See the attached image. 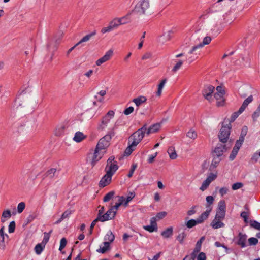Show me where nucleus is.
Listing matches in <instances>:
<instances>
[{"label": "nucleus", "instance_id": "nucleus-1", "mask_svg": "<svg viewBox=\"0 0 260 260\" xmlns=\"http://www.w3.org/2000/svg\"><path fill=\"white\" fill-rule=\"evenodd\" d=\"M117 128V125L115 123L114 126L109 131L108 134L99 140L96 148L106 152V149L109 145V142L112 137L115 135V131Z\"/></svg>", "mask_w": 260, "mask_h": 260}, {"label": "nucleus", "instance_id": "nucleus-2", "mask_svg": "<svg viewBox=\"0 0 260 260\" xmlns=\"http://www.w3.org/2000/svg\"><path fill=\"white\" fill-rule=\"evenodd\" d=\"M211 41V38L209 36L205 37L203 39V42L196 46H193L191 50L188 52V54H190V56L186 59V60L189 63H191L198 57V55L200 54L199 52H196L198 49L202 48L204 45L209 44Z\"/></svg>", "mask_w": 260, "mask_h": 260}, {"label": "nucleus", "instance_id": "nucleus-3", "mask_svg": "<svg viewBox=\"0 0 260 260\" xmlns=\"http://www.w3.org/2000/svg\"><path fill=\"white\" fill-rule=\"evenodd\" d=\"M146 130V125H144L141 128L134 133L129 138V143H132V145L137 146L143 139Z\"/></svg>", "mask_w": 260, "mask_h": 260}, {"label": "nucleus", "instance_id": "nucleus-4", "mask_svg": "<svg viewBox=\"0 0 260 260\" xmlns=\"http://www.w3.org/2000/svg\"><path fill=\"white\" fill-rule=\"evenodd\" d=\"M150 7L148 0H140L136 5L133 11L140 15H145L148 13Z\"/></svg>", "mask_w": 260, "mask_h": 260}, {"label": "nucleus", "instance_id": "nucleus-5", "mask_svg": "<svg viewBox=\"0 0 260 260\" xmlns=\"http://www.w3.org/2000/svg\"><path fill=\"white\" fill-rule=\"evenodd\" d=\"M216 91L217 92L214 94V98L217 100V106L218 107L222 106L225 104V99L224 98L225 91L220 86L216 87Z\"/></svg>", "mask_w": 260, "mask_h": 260}, {"label": "nucleus", "instance_id": "nucleus-6", "mask_svg": "<svg viewBox=\"0 0 260 260\" xmlns=\"http://www.w3.org/2000/svg\"><path fill=\"white\" fill-rule=\"evenodd\" d=\"M231 124L229 123L226 126L223 124L218 135L219 139L222 143L227 142L230 134Z\"/></svg>", "mask_w": 260, "mask_h": 260}, {"label": "nucleus", "instance_id": "nucleus-7", "mask_svg": "<svg viewBox=\"0 0 260 260\" xmlns=\"http://www.w3.org/2000/svg\"><path fill=\"white\" fill-rule=\"evenodd\" d=\"M115 115V112L113 110L109 111L107 114L103 117L101 120L100 128L101 129H104L106 127L108 124L110 123L111 119H112Z\"/></svg>", "mask_w": 260, "mask_h": 260}, {"label": "nucleus", "instance_id": "nucleus-8", "mask_svg": "<svg viewBox=\"0 0 260 260\" xmlns=\"http://www.w3.org/2000/svg\"><path fill=\"white\" fill-rule=\"evenodd\" d=\"M217 178V175L213 173H211L206 179L205 180H204L201 186L200 187V189L204 191L205 190H206L208 187L209 186L211 183L214 180L216 179Z\"/></svg>", "mask_w": 260, "mask_h": 260}, {"label": "nucleus", "instance_id": "nucleus-9", "mask_svg": "<svg viewBox=\"0 0 260 260\" xmlns=\"http://www.w3.org/2000/svg\"><path fill=\"white\" fill-rule=\"evenodd\" d=\"M215 88L214 86L209 85L205 87L203 91V95L204 98L209 101L210 102L213 101L212 93L214 91Z\"/></svg>", "mask_w": 260, "mask_h": 260}, {"label": "nucleus", "instance_id": "nucleus-10", "mask_svg": "<svg viewBox=\"0 0 260 260\" xmlns=\"http://www.w3.org/2000/svg\"><path fill=\"white\" fill-rule=\"evenodd\" d=\"M247 236L246 234L239 232L237 237L235 239V243L241 248H244L247 246Z\"/></svg>", "mask_w": 260, "mask_h": 260}, {"label": "nucleus", "instance_id": "nucleus-11", "mask_svg": "<svg viewBox=\"0 0 260 260\" xmlns=\"http://www.w3.org/2000/svg\"><path fill=\"white\" fill-rule=\"evenodd\" d=\"M113 55V51L112 49L108 50L105 54V55L102 57L98 59L95 64L98 66H100L103 63L109 61Z\"/></svg>", "mask_w": 260, "mask_h": 260}, {"label": "nucleus", "instance_id": "nucleus-12", "mask_svg": "<svg viewBox=\"0 0 260 260\" xmlns=\"http://www.w3.org/2000/svg\"><path fill=\"white\" fill-rule=\"evenodd\" d=\"M116 213L111 208H110L105 214H103L102 216H100L99 217V219L101 222H104L107 220H111L113 219Z\"/></svg>", "mask_w": 260, "mask_h": 260}, {"label": "nucleus", "instance_id": "nucleus-13", "mask_svg": "<svg viewBox=\"0 0 260 260\" xmlns=\"http://www.w3.org/2000/svg\"><path fill=\"white\" fill-rule=\"evenodd\" d=\"M227 148L225 145H218L212 152V156L221 157L223 153L226 151Z\"/></svg>", "mask_w": 260, "mask_h": 260}, {"label": "nucleus", "instance_id": "nucleus-14", "mask_svg": "<svg viewBox=\"0 0 260 260\" xmlns=\"http://www.w3.org/2000/svg\"><path fill=\"white\" fill-rule=\"evenodd\" d=\"M105 152L95 148L94 152L92 155L91 164L94 166L96 163L102 157Z\"/></svg>", "mask_w": 260, "mask_h": 260}, {"label": "nucleus", "instance_id": "nucleus-15", "mask_svg": "<svg viewBox=\"0 0 260 260\" xmlns=\"http://www.w3.org/2000/svg\"><path fill=\"white\" fill-rule=\"evenodd\" d=\"M173 34V31L172 30H169L164 32L161 36L158 38V42L161 44H164L167 41H169Z\"/></svg>", "mask_w": 260, "mask_h": 260}, {"label": "nucleus", "instance_id": "nucleus-16", "mask_svg": "<svg viewBox=\"0 0 260 260\" xmlns=\"http://www.w3.org/2000/svg\"><path fill=\"white\" fill-rule=\"evenodd\" d=\"M112 176V175L106 173L100 181L99 186L104 187L109 184L111 181Z\"/></svg>", "mask_w": 260, "mask_h": 260}, {"label": "nucleus", "instance_id": "nucleus-17", "mask_svg": "<svg viewBox=\"0 0 260 260\" xmlns=\"http://www.w3.org/2000/svg\"><path fill=\"white\" fill-rule=\"evenodd\" d=\"M4 226L0 229V249L2 250H4L6 247L5 238H8V235L4 233Z\"/></svg>", "mask_w": 260, "mask_h": 260}, {"label": "nucleus", "instance_id": "nucleus-18", "mask_svg": "<svg viewBox=\"0 0 260 260\" xmlns=\"http://www.w3.org/2000/svg\"><path fill=\"white\" fill-rule=\"evenodd\" d=\"M211 209L212 208H210L209 206H208L206 211L203 212L198 218L196 219L198 224L202 223L208 218Z\"/></svg>", "mask_w": 260, "mask_h": 260}, {"label": "nucleus", "instance_id": "nucleus-19", "mask_svg": "<svg viewBox=\"0 0 260 260\" xmlns=\"http://www.w3.org/2000/svg\"><path fill=\"white\" fill-rule=\"evenodd\" d=\"M118 169V166L116 163L107 164L105 168L106 173L113 175Z\"/></svg>", "mask_w": 260, "mask_h": 260}, {"label": "nucleus", "instance_id": "nucleus-20", "mask_svg": "<svg viewBox=\"0 0 260 260\" xmlns=\"http://www.w3.org/2000/svg\"><path fill=\"white\" fill-rule=\"evenodd\" d=\"M222 220H220L217 218H214L211 223V226L214 229H217L224 226V224L222 222Z\"/></svg>", "mask_w": 260, "mask_h": 260}, {"label": "nucleus", "instance_id": "nucleus-21", "mask_svg": "<svg viewBox=\"0 0 260 260\" xmlns=\"http://www.w3.org/2000/svg\"><path fill=\"white\" fill-rule=\"evenodd\" d=\"M161 127V123H157L151 125L147 131L146 134L149 135L151 133H154L158 131Z\"/></svg>", "mask_w": 260, "mask_h": 260}, {"label": "nucleus", "instance_id": "nucleus-22", "mask_svg": "<svg viewBox=\"0 0 260 260\" xmlns=\"http://www.w3.org/2000/svg\"><path fill=\"white\" fill-rule=\"evenodd\" d=\"M132 13V12H129L125 16L118 18L121 25L127 24L131 21V15Z\"/></svg>", "mask_w": 260, "mask_h": 260}, {"label": "nucleus", "instance_id": "nucleus-23", "mask_svg": "<svg viewBox=\"0 0 260 260\" xmlns=\"http://www.w3.org/2000/svg\"><path fill=\"white\" fill-rule=\"evenodd\" d=\"M72 213V211L70 210L65 211L61 215L60 218L55 222V224H57L60 223L64 219L69 218Z\"/></svg>", "mask_w": 260, "mask_h": 260}, {"label": "nucleus", "instance_id": "nucleus-24", "mask_svg": "<svg viewBox=\"0 0 260 260\" xmlns=\"http://www.w3.org/2000/svg\"><path fill=\"white\" fill-rule=\"evenodd\" d=\"M85 138V136L81 132H77L75 133L73 139L76 142H80Z\"/></svg>", "mask_w": 260, "mask_h": 260}, {"label": "nucleus", "instance_id": "nucleus-25", "mask_svg": "<svg viewBox=\"0 0 260 260\" xmlns=\"http://www.w3.org/2000/svg\"><path fill=\"white\" fill-rule=\"evenodd\" d=\"M253 101V96L252 95L249 96L247 98H246L244 101L243 102L242 105L240 107V111H244L246 107Z\"/></svg>", "mask_w": 260, "mask_h": 260}, {"label": "nucleus", "instance_id": "nucleus-26", "mask_svg": "<svg viewBox=\"0 0 260 260\" xmlns=\"http://www.w3.org/2000/svg\"><path fill=\"white\" fill-rule=\"evenodd\" d=\"M212 157H213V159H212V162H211V164L210 166V168L213 169H214L217 167V166L218 165L219 162L222 160V158H221V157H217V156H212Z\"/></svg>", "mask_w": 260, "mask_h": 260}, {"label": "nucleus", "instance_id": "nucleus-27", "mask_svg": "<svg viewBox=\"0 0 260 260\" xmlns=\"http://www.w3.org/2000/svg\"><path fill=\"white\" fill-rule=\"evenodd\" d=\"M95 34H96V31H94L89 34L86 35L79 42H78L77 44H76V46H78L79 44H80L83 42H87L88 41H89L90 39V38L92 37L95 35Z\"/></svg>", "mask_w": 260, "mask_h": 260}, {"label": "nucleus", "instance_id": "nucleus-28", "mask_svg": "<svg viewBox=\"0 0 260 260\" xmlns=\"http://www.w3.org/2000/svg\"><path fill=\"white\" fill-rule=\"evenodd\" d=\"M167 79H163L161 82L158 84V89L157 91L156 92V95L158 97H160L161 95L162 89L165 85V84L166 83Z\"/></svg>", "mask_w": 260, "mask_h": 260}, {"label": "nucleus", "instance_id": "nucleus-29", "mask_svg": "<svg viewBox=\"0 0 260 260\" xmlns=\"http://www.w3.org/2000/svg\"><path fill=\"white\" fill-rule=\"evenodd\" d=\"M205 239V236H202L199 241H197L196 245V247L194 248L193 251L196 252V253H198L201 249V246L203 242V241Z\"/></svg>", "mask_w": 260, "mask_h": 260}, {"label": "nucleus", "instance_id": "nucleus-30", "mask_svg": "<svg viewBox=\"0 0 260 260\" xmlns=\"http://www.w3.org/2000/svg\"><path fill=\"white\" fill-rule=\"evenodd\" d=\"M147 100V99L145 96H141L135 98L133 100V102L137 106L139 107L142 104L145 103Z\"/></svg>", "mask_w": 260, "mask_h": 260}, {"label": "nucleus", "instance_id": "nucleus-31", "mask_svg": "<svg viewBox=\"0 0 260 260\" xmlns=\"http://www.w3.org/2000/svg\"><path fill=\"white\" fill-rule=\"evenodd\" d=\"M168 153L169 155L170 158L171 159H175L177 157V154L176 153V152L175 150L174 147H170L168 149Z\"/></svg>", "mask_w": 260, "mask_h": 260}, {"label": "nucleus", "instance_id": "nucleus-32", "mask_svg": "<svg viewBox=\"0 0 260 260\" xmlns=\"http://www.w3.org/2000/svg\"><path fill=\"white\" fill-rule=\"evenodd\" d=\"M59 171H57L55 168H51L47 171L46 173V175L50 178L54 177L58 173Z\"/></svg>", "mask_w": 260, "mask_h": 260}, {"label": "nucleus", "instance_id": "nucleus-33", "mask_svg": "<svg viewBox=\"0 0 260 260\" xmlns=\"http://www.w3.org/2000/svg\"><path fill=\"white\" fill-rule=\"evenodd\" d=\"M115 237L112 232L109 231L104 237L105 242H109V243L112 242L114 240Z\"/></svg>", "mask_w": 260, "mask_h": 260}, {"label": "nucleus", "instance_id": "nucleus-34", "mask_svg": "<svg viewBox=\"0 0 260 260\" xmlns=\"http://www.w3.org/2000/svg\"><path fill=\"white\" fill-rule=\"evenodd\" d=\"M161 234L164 238H169L173 234V228L172 227L167 228L166 230L162 232Z\"/></svg>", "mask_w": 260, "mask_h": 260}, {"label": "nucleus", "instance_id": "nucleus-35", "mask_svg": "<svg viewBox=\"0 0 260 260\" xmlns=\"http://www.w3.org/2000/svg\"><path fill=\"white\" fill-rule=\"evenodd\" d=\"M45 248L44 243H39L35 247V251L37 255H40Z\"/></svg>", "mask_w": 260, "mask_h": 260}, {"label": "nucleus", "instance_id": "nucleus-36", "mask_svg": "<svg viewBox=\"0 0 260 260\" xmlns=\"http://www.w3.org/2000/svg\"><path fill=\"white\" fill-rule=\"evenodd\" d=\"M104 246L96 250V251L99 253H104L109 248V242H104L103 243Z\"/></svg>", "mask_w": 260, "mask_h": 260}, {"label": "nucleus", "instance_id": "nucleus-37", "mask_svg": "<svg viewBox=\"0 0 260 260\" xmlns=\"http://www.w3.org/2000/svg\"><path fill=\"white\" fill-rule=\"evenodd\" d=\"M11 216V212L9 210H6L3 211L1 221L4 222L6 221L5 218H9Z\"/></svg>", "mask_w": 260, "mask_h": 260}, {"label": "nucleus", "instance_id": "nucleus-38", "mask_svg": "<svg viewBox=\"0 0 260 260\" xmlns=\"http://www.w3.org/2000/svg\"><path fill=\"white\" fill-rule=\"evenodd\" d=\"M109 24L113 29L116 28L119 25H121L118 18H115L113 19L112 20L109 22Z\"/></svg>", "mask_w": 260, "mask_h": 260}, {"label": "nucleus", "instance_id": "nucleus-39", "mask_svg": "<svg viewBox=\"0 0 260 260\" xmlns=\"http://www.w3.org/2000/svg\"><path fill=\"white\" fill-rule=\"evenodd\" d=\"M186 136L192 140H195L197 138L198 135L194 130L191 129L186 133Z\"/></svg>", "mask_w": 260, "mask_h": 260}, {"label": "nucleus", "instance_id": "nucleus-40", "mask_svg": "<svg viewBox=\"0 0 260 260\" xmlns=\"http://www.w3.org/2000/svg\"><path fill=\"white\" fill-rule=\"evenodd\" d=\"M225 203L224 201H220L218 203V212H225Z\"/></svg>", "mask_w": 260, "mask_h": 260}, {"label": "nucleus", "instance_id": "nucleus-41", "mask_svg": "<svg viewBox=\"0 0 260 260\" xmlns=\"http://www.w3.org/2000/svg\"><path fill=\"white\" fill-rule=\"evenodd\" d=\"M183 61L181 60H179L177 61L175 65L173 67L172 69V71L174 73H176L177 71H178L181 67L182 66Z\"/></svg>", "mask_w": 260, "mask_h": 260}, {"label": "nucleus", "instance_id": "nucleus-42", "mask_svg": "<svg viewBox=\"0 0 260 260\" xmlns=\"http://www.w3.org/2000/svg\"><path fill=\"white\" fill-rule=\"evenodd\" d=\"M199 224L196 219H190L186 222L185 225L188 228H191L196 225Z\"/></svg>", "mask_w": 260, "mask_h": 260}, {"label": "nucleus", "instance_id": "nucleus-43", "mask_svg": "<svg viewBox=\"0 0 260 260\" xmlns=\"http://www.w3.org/2000/svg\"><path fill=\"white\" fill-rule=\"evenodd\" d=\"M135 196V193L134 192H129L128 193L126 198H125V201L124 202V205L126 206L128 203H129Z\"/></svg>", "mask_w": 260, "mask_h": 260}, {"label": "nucleus", "instance_id": "nucleus-44", "mask_svg": "<svg viewBox=\"0 0 260 260\" xmlns=\"http://www.w3.org/2000/svg\"><path fill=\"white\" fill-rule=\"evenodd\" d=\"M136 147V146L132 145V143H129L128 146L126 148V149L125 150V153L127 155H130L134 150Z\"/></svg>", "mask_w": 260, "mask_h": 260}, {"label": "nucleus", "instance_id": "nucleus-45", "mask_svg": "<svg viewBox=\"0 0 260 260\" xmlns=\"http://www.w3.org/2000/svg\"><path fill=\"white\" fill-rule=\"evenodd\" d=\"M250 225L251 227L258 230H260V223L257 222L256 220H250Z\"/></svg>", "mask_w": 260, "mask_h": 260}, {"label": "nucleus", "instance_id": "nucleus-46", "mask_svg": "<svg viewBox=\"0 0 260 260\" xmlns=\"http://www.w3.org/2000/svg\"><path fill=\"white\" fill-rule=\"evenodd\" d=\"M244 142V140L240 139L239 138L238 140H237L236 142L235 145L233 148V149H236L237 151H239L240 147H241L243 143Z\"/></svg>", "mask_w": 260, "mask_h": 260}, {"label": "nucleus", "instance_id": "nucleus-47", "mask_svg": "<svg viewBox=\"0 0 260 260\" xmlns=\"http://www.w3.org/2000/svg\"><path fill=\"white\" fill-rule=\"evenodd\" d=\"M248 242L249 246H254L258 243V241L256 238L251 237L248 239Z\"/></svg>", "mask_w": 260, "mask_h": 260}, {"label": "nucleus", "instance_id": "nucleus-48", "mask_svg": "<svg viewBox=\"0 0 260 260\" xmlns=\"http://www.w3.org/2000/svg\"><path fill=\"white\" fill-rule=\"evenodd\" d=\"M143 229L150 233L157 231V227H155L152 225L144 226Z\"/></svg>", "mask_w": 260, "mask_h": 260}, {"label": "nucleus", "instance_id": "nucleus-49", "mask_svg": "<svg viewBox=\"0 0 260 260\" xmlns=\"http://www.w3.org/2000/svg\"><path fill=\"white\" fill-rule=\"evenodd\" d=\"M114 195V191H110L108 192L107 194H106L104 198H103V201L105 202L109 201L111 199L113 198V197Z\"/></svg>", "mask_w": 260, "mask_h": 260}, {"label": "nucleus", "instance_id": "nucleus-50", "mask_svg": "<svg viewBox=\"0 0 260 260\" xmlns=\"http://www.w3.org/2000/svg\"><path fill=\"white\" fill-rule=\"evenodd\" d=\"M25 208V203L23 202H20L17 206V212L18 213H22Z\"/></svg>", "mask_w": 260, "mask_h": 260}, {"label": "nucleus", "instance_id": "nucleus-51", "mask_svg": "<svg viewBox=\"0 0 260 260\" xmlns=\"http://www.w3.org/2000/svg\"><path fill=\"white\" fill-rule=\"evenodd\" d=\"M243 111H240V108L238 110V111L234 112L231 117V121L233 122L238 116L241 114Z\"/></svg>", "mask_w": 260, "mask_h": 260}, {"label": "nucleus", "instance_id": "nucleus-52", "mask_svg": "<svg viewBox=\"0 0 260 260\" xmlns=\"http://www.w3.org/2000/svg\"><path fill=\"white\" fill-rule=\"evenodd\" d=\"M113 29H114L112 28V27L111 26V25L109 23V24L107 26L104 27L101 29V32L102 34H105L107 32H109Z\"/></svg>", "mask_w": 260, "mask_h": 260}, {"label": "nucleus", "instance_id": "nucleus-53", "mask_svg": "<svg viewBox=\"0 0 260 260\" xmlns=\"http://www.w3.org/2000/svg\"><path fill=\"white\" fill-rule=\"evenodd\" d=\"M197 253L193 251L190 254L186 255L183 260H194L197 256Z\"/></svg>", "mask_w": 260, "mask_h": 260}, {"label": "nucleus", "instance_id": "nucleus-54", "mask_svg": "<svg viewBox=\"0 0 260 260\" xmlns=\"http://www.w3.org/2000/svg\"><path fill=\"white\" fill-rule=\"evenodd\" d=\"M67 240L65 238H62L60 241V246L59 248V250L61 251L67 245Z\"/></svg>", "mask_w": 260, "mask_h": 260}, {"label": "nucleus", "instance_id": "nucleus-55", "mask_svg": "<svg viewBox=\"0 0 260 260\" xmlns=\"http://www.w3.org/2000/svg\"><path fill=\"white\" fill-rule=\"evenodd\" d=\"M225 212L217 211L215 217L217 218L220 220H223L225 217Z\"/></svg>", "mask_w": 260, "mask_h": 260}, {"label": "nucleus", "instance_id": "nucleus-56", "mask_svg": "<svg viewBox=\"0 0 260 260\" xmlns=\"http://www.w3.org/2000/svg\"><path fill=\"white\" fill-rule=\"evenodd\" d=\"M15 229V221H11L8 227V231L9 233H12L14 232Z\"/></svg>", "mask_w": 260, "mask_h": 260}, {"label": "nucleus", "instance_id": "nucleus-57", "mask_svg": "<svg viewBox=\"0 0 260 260\" xmlns=\"http://www.w3.org/2000/svg\"><path fill=\"white\" fill-rule=\"evenodd\" d=\"M243 184L241 182H237L234 183L232 186V188L234 190H236L241 188L243 186Z\"/></svg>", "mask_w": 260, "mask_h": 260}, {"label": "nucleus", "instance_id": "nucleus-58", "mask_svg": "<svg viewBox=\"0 0 260 260\" xmlns=\"http://www.w3.org/2000/svg\"><path fill=\"white\" fill-rule=\"evenodd\" d=\"M186 237V234L184 232L180 233L177 237V240L179 241L180 243H182L184 239Z\"/></svg>", "mask_w": 260, "mask_h": 260}, {"label": "nucleus", "instance_id": "nucleus-59", "mask_svg": "<svg viewBox=\"0 0 260 260\" xmlns=\"http://www.w3.org/2000/svg\"><path fill=\"white\" fill-rule=\"evenodd\" d=\"M206 200L207 203L209 204V205L207 206V208H208V206L211 208L210 205L212 204L214 201V198H213V197H212V196H208L206 197Z\"/></svg>", "mask_w": 260, "mask_h": 260}, {"label": "nucleus", "instance_id": "nucleus-60", "mask_svg": "<svg viewBox=\"0 0 260 260\" xmlns=\"http://www.w3.org/2000/svg\"><path fill=\"white\" fill-rule=\"evenodd\" d=\"M137 167V165L136 164H134L132 165V168L130 170L128 174H127V177H129V178H131L132 177L133 174H134V172L135 171V170H136V168Z\"/></svg>", "mask_w": 260, "mask_h": 260}, {"label": "nucleus", "instance_id": "nucleus-61", "mask_svg": "<svg viewBox=\"0 0 260 260\" xmlns=\"http://www.w3.org/2000/svg\"><path fill=\"white\" fill-rule=\"evenodd\" d=\"M238 152V151L236 150V149H233L232 152L229 156L230 160H233L235 159L236 156L237 155Z\"/></svg>", "mask_w": 260, "mask_h": 260}, {"label": "nucleus", "instance_id": "nucleus-62", "mask_svg": "<svg viewBox=\"0 0 260 260\" xmlns=\"http://www.w3.org/2000/svg\"><path fill=\"white\" fill-rule=\"evenodd\" d=\"M247 128L246 127H243L241 131V135L239 138L240 139H242V140L244 141V137L247 134Z\"/></svg>", "mask_w": 260, "mask_h": 260}, {"label": "nucleus", "instance_id": "nucleus-63", "mask_svg": "<svg viewBox=\"0 0 260 260\" xmlns=\"http://www.w3.org/2000/svg\"><path fill=\"white\" fill-rule=\"evenodd\" d=\"M134 110V109L133 107H129L125 109V110L123 112V113L126 115H128L133 113Z\"/></svg>", "mask_w": 260, "mask_h": 260}, {"label": "nucleus", "instance_id": "nucleus-64", "mask_svg": "<svg viewBox=\"0 0 260 260\" xmlns=\"http://www.w3.org/2000/svg\"><path fill=\"white\" fill-rule=\"evenodd\" d=\"M197 260H206V256L205 253L200 252L197 256Z\"/></svg>", "mask_w": 260, "mask_h": 260}]
</instances>
